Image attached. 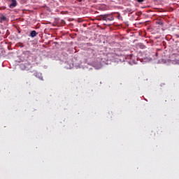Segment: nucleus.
<instances>
[{
  "mask_svg": "<svg viewBox=\"0 0 179 179\" xmlns=\"http://www.w3.org/2000/svg\"><path fill=\"white\" fill-rule=\"evenodd\" d=\"M138 47L139 48H141L142 50H143V48H145L146 46H145L143 43H139Z\"/></svg>",
  "mask_w": 179,
  "mask_h": 179,
  "instance_id": "obj_12",
  "label": "nucleus"
},
{
  "mask_svg": "<svg viewBox=\"0 0 179 179\" xmlns=\"http://www.w3.org/2000/svg\"><path fill=\"white\" fill-rule=\"evenodd\" d=\"M132 58H134V55L130 54L128 55H121L119 57V59H120V61H121V62H125V61H127V59H132Z\"/></svg>",
  "mask_w": 179,
  "mask_h": 179,
  "instance_id": "obj_4",
  "label": "nucleus"
},
{
  "mask_svg": "<svg viewBox=\"0 0 179 179\" xmlns=\"http://www.w3.org/2000/svg\"><path fill=\"white\" fill-rule=\"evenodd\" d=\"M156 24H159V26H163L164 24L162 20H159L156 22Z\"/></svg>",
  "mask_w": 179,
  "mask_h": 179,
  "instance_id": "obj_11",
  "label": "nucleus"
},
{
  "mask_svg": "<svg viewBox=\"0 0 179 179\" xmlns=\"http://www.w3.org/2000/svg\"><path fill=\"white\" fill-rule=\"evenodd\" d=\"M0 34H1V31H0Z\"/></svg>",
  "mask_w": 179,
  "mask_h": 179,
  "instance_id": "obj_16",
  "label": "nucleus"
},
{
  "mask_svg": "<svg viewBox=\"0 0 179 179\" xmlns=\"http://www.w3.org/2000/svg\"><path fill=\"white\" fill-rule=\"evenodd\" d=\"M8 18H6V16L1 15L0 17V23H2L3 22H6Z\"/></svg>",
  "mask_w": 179,
  "mask_h": 179,
  "instance_id": "obj_8",
  "label": "nucleus"
},
{
  "mask_svg": "<svg viewBox=\"0 0 179 179\" xmlns=\"http://www.w3.org/2000/svg\"><path fill=\"white\" fill-rule=\"evenodd\" d=\"M171 64H173V65H177L179 64V60L178 59L171 60Z\"/></svg>",
  "mask_w": 179,
  "mask_h": 179,
  "instance_id": "obj_10",
  "label": "nucleus"
},
{
  "mask_svg": "<svg viewBox=\"0 0 179 179\" xmlns=\"http://www.w3.org/2000/svg\"><path fill=\"white\" fill-rule=\"evenodd\" d=\"M110 61H111V59L104 58V59H101V62H94L93 63V65L94 68H96V69H100V68L103 66V63L106 64V65H108V64H110Z\"/></svg>",
  "mask_w": 179,
  "mask_h": 179,
  "instance_id": "obj_1",
  "label": "nucleus"
},
{
  "mask_svg": "<svg viewBox=\"0 0 179 179\" xmlns=\"http://www.w3.org/2000/svg\"><path fill=\"white\" fill-rule=\"evenodd\" d=\"M99 20H105L106 22H111L114 20V17L111 14L101 15Z\"/></svg>",
  "mask_w": 179,
  "mask_h": 179,
  "instance_id": "obj_2",
  "label": "nucleus"
},
{
  "mask_svg": "<svg viewBox=\"0 0 179 179\" xmlns=\"http://www.w3.org/2000/svg\"><path fill=\"white\" fill-rule=\"evenodd\" d=\"M37 34H38V33L37 31H36V30H33L30 32L29 37L34 38V37H36L37 36Z\"/></svg>",
  "mask_w": 179,
  "mask_h": 179,
  "instance_id": "obj_6",
  "label": "nucleus"
},
{
  "mask_svg": "<svg viewBox=\"0 0 179 179\" xmlns=\"http://www.w3.org/2000/svg\"><path fill=\"white\" fill-rule=\"evenodd\" d=\"M34 75L36 78H38L40 80H43V74H41V73H35Z\"/></svg>",
  "mask_w": 179,
  "mask_h": 179,
  "instance_id": "obj_7",
  "label": "nucleus"
},
{
  "mask_svg": "<svg viewBox=\"0 0 179 179\" xmlns=\"http://www.w3.org/2000/svg\"><path fill=\"white\" fill-rule=\"evenodd\" d=\"M10 4L9 8L10 9H13L15 6H17V1L16 0H9Z\"/></svg>",
  "mask_w": 179,
  "mask_h": 179,
  "instance_id": "obj_5",
  "label": "nucleus"
},
{
  "mask_svg": "<svg viewBox=\"0 0 179 179\" xmlns=\"http://www.w3.org/2000/svg\"><path fill=\"white\" fill-rule=\"evenodd\" d=\"M31 63L27 62L25 63H21L20 64V68L22 69V71H29V69H31L32 68Z\"/></svg>",
  "mask_w": 179,
  "mask_h": 179,
  "instance_id": "obj_3",
  "label": "nucleus"
},
{
  "mask_svg": "<svg viewBox=\"0 0 179 179\" xmlns=\"http://www.w3.org/2000/svg\"><path fill=\"white\" fill-rule=\"evenodd\" d=\"M143 61V62H150V61H152V58L151 57H144Z\"/></svg>",
  "mask_w": 179,
  "mask_h": 179,
  "instance_id": "obj_9",
  "label": "nucleus"
},
{
  "mask_svg": "<svg viewBox=\"0 0 179 179\" xmlns=\"http://www.w3.org/2000/svg\"><path fill=\"white\" fill-rule=\"evenodd\" d=\"M143 1H145V0H137V2H138L139 3H141L143 2Z\"/></svg>",
  "mask_w": 179,
  "mask_h": 179,
  "instance_id": "obj_13",
  "label": "nucleus"
},
{
  "mask_svg": "<svg viewBox=\"0 0 179 179\" xmlns=\"http://www.w3.org/2000/svg\"><path fill=\"white\" fill-rule=\"evenodd\" d=\"M176 38H179V35L178 34H175Z\"/></svg>",
  "mask_w": 179,
  "mask_h": 179,
  "instance_id": "obj_14",
  "label": "nucleus"
},
{
  "mask_svg": "<svg viewBox=\"0 0 179 179\" xmlns=\"http://www.w3.org/2000/svg\"><path fill=\"white\" fill-rule=\"evenodd\" d=\"M118 17V19H120V18H121V19H122V17H121V15H118V17Z\"/></svg>",
  "mask_w": 179,
  "mask_h": 179,
  "instance_id": "obj_15",
  "label": "nucleus"
}]
</instances>
